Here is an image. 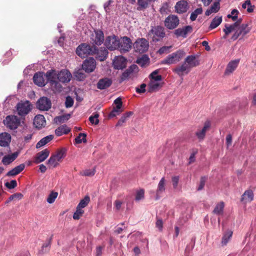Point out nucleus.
I'll return each mask as SVG.
<instances>
[{
  "label": "nucleus",
  "instance_id": "11",
  "mask_svg": "<svg viewBox=\"0 0 256 256\" xmlns=\"http://www.w3.org/2000/svg\"><path fill=\"white\" fill-rule=\"evenodd\" d=\"M96 65V60L92 58H88L84 61L81 67L86 72L90 73L94 71Z\"/></svg>",
  "mask_w": 256,
  "mask_h": 256
},
{
  "label": "nucleus",
  "instance_id": "38",
  "mask_svg": "<svg viewBox=\"0 0 256 256\" xmlns=\"http://www.w3.org/2000/svg\"><path fill=\"white\" fill-rule=\"evenodd\" d=\"M222 16H216L212 20L208 28L210 30H213L217 28L222 22Z\"/></svg>",
  "mask_w": 256,
  "mask_h": 256
},
{
  "label": "nucleus",
  "instance_id": "46",
  "mask_svg": "<svg viewBox=\"0 0 256 256\" xmlns=\"http://www.w3.org/2000/svg\"><path fill=\"white\" fill-rule=\"evenodd\" d=\"M254 6L251 4V2L250 0H246L244 2V4H242V8L243 9H246L247 8V11L248 12H251L254 10Z\"/></svg>",
  "mask_w": 256,
  "mask_h": 256
},
{
  "label": "nucleus",
  "instance_id": "59",
  "mask_svg": "<svg viewBox=\"0 0 256 256\" xmlns=\"http://www.w3.org/2000/svg\"><path fill=\"white\" fill-rule=\"evenodd\" d=\"M80 218V202L76 206V212L73 215V218L74 220H78Z\"/></svg>",
  "mask_w": 256,
  "mask_h": 256
},
{
  "label": "nucleus",
  "instance_id": "4",
  "mask_svg": "<svg viewBox=\"0 0 256 256\" xmlns=\"http://www.w3.org/2000/svg\"><path fill=\"white\" fill-rule=\"evenodd\" d=\"M186 54L183 50H178L169 54L162 61V64H172L178 62Z\"/></svg>",
  "mask_w": 256,
  "mask_h": 256
},
{
  "label": "nucleus",
  "instance_id": "43",
  "mask_svg": "<svg viewBox=\"0 0 256 256\" xmlns=\"http://www.w3.org/2000/svg\"><path fill=\"white\" fill-rule=\"evenodd\" d=\"M52 237L50 238L42 246L40 250V252L44 254L48 252L50 248Z\"/></svg>",
  "mask_w": 256,
  "mask_h": 256
},
{
  "label": "nucleus",
  "instance_id": "36",
  "mask_svg": "<svg viewBox=\"0 0 256 256\" xmlns=\"http://www.w3.org/2000/svg\"><path fill=\"white\" fill-rule=\"evenodd\" d=\"M25 167V165L24 164H20L19 166H16L10 170L7 174V176H14L20 174L22 171Z\"/></svg>",
  "mask_w": 256,
  "mask_h": 256
},
{
  "label": "nucleus",
  "instance_id": "33",
  "mask_svg": "<svg viewBox=\"0 0 256 256\" xmlns=\"http://www.w3.org/2000/svg\"><path fill=\"white\" fill-rule=\"evenodd\" d=\"M18 152L6 155L2 158V162L4 165H8L14 162L18 157Z\"/></svg>",
  "mask_w": 256,
  "mask_h": 256
},
{
  "label": "nucleus",
  "instance_id": "6",
  "mask_svg": "<svg viewBox=\"0 0 256 256\" xmlns=\"http://www.w3.org/2000/svg\"><path fill=\"white\" fill-rule=\"evenodd\" d=\"M133 46L136 52L143 53L148 50L149 42L144 38H139L134 42Z\"/></svg>",
  "mask_w": 256,
  "mask_h": 256
},
{
  "label": "nucleus",
  "instance_id": "20",
  "mask_svg": "<svg viewBox=\"0 0 256 256\" xmlns=\"http://www.w3.org/2000/svg\"><path fill=\"white\" fill-rule=\"evenodd\" d=\"M94 52V55H96V58L101 62L105 60L108 54V51L104 48L98 49L96 46V50Z\"/></svg>",
  "mask_w": 256,
  "mask_h": 256
},
{
  "label": "nucleus",
  "instance_id": "56",
  "mask_svg": "<svg viewBox=\"0 0 256 256\" xmlns=\"http://www.w3.org/2000/svg\"><path fill=\"white\" fill-rule=\"evenodd\" d=\"M172 46H164L160 48L158 50V53L162 54L164 53H168L170 52V50Z\"/></svg>",
  "mask_w": 256,
  "mask_h": 256
},
{
  "label": "nucleus",
  "instance_id": "63",
  "mask_svg": "<svg viewBox=\"0 0 256 256\" xmlns=\"http://www.w3.org/2000/svg\"><path fill=\"white\" fill-rule=\"evenodd\" d=\"M156 227L158 228L160 230H162L163 226V222L161 219H158L156 223Z\"/></svg>",
  "mask_w": 256,
  "mask_h": 256
},
{
  "label": "nucleus",
  "instance_id": "7",
  "mask_svg": "<svg viewBox=\"0 0 256 256\" xmlns=\"http://www.w3.org/2000/svg\"><path fill=\"white\" fill-rule=\"evenodd\" d=\"M118 50L121 52H128L131 49L132 44L131 40L127 36H124L118 39Z\"/></svg>",
  "mask_w": 256,
  "mask_h": 256
},
{
  "label": "nucleus",
  "instance_id": "17",
  "mask_svg": "<svg viewBox=\"0 0 256 256\" xmlns=\"http://www.w3.org/2000/svg\"><path fill=\"white\" fill-rule=\"evenodd\" d=\"M166 190V180L164 177L160 180L156 192V200H158Z\"/></svg>",
  "mask_w": 256,
  "mask_h": 256
},
{
  "label": "nucleus",
  "instance_id": "44",
  "mask_svg": "<svg viewBox=\"0 0 256 256\" xmlns=\"http://www.w3.org/2000/svg\"><path fill=\"white\" fill-rule=\"evenodd\" d=\"M224 208V202H222L218 204L214 208L213 212L216 214H220L222 213Z\"/></svg>",
  "mask_w": 256,
  "mask_h": 256
},
{
  "label": "nucleus",
  "instance_id": "1",
  "mask_svg": "<svg viewBox=\"0 0 256 256\" xmlns=\"http://www.w3.org/2000/svg\"><path fill=\"white\" fill-rule=\"evenodd\" d=\"M242 21V19L239 18L232 24H226L223 30L224 32L223 38H226L230 33L234 32V33L231 37L232 40H236L240 36V39H242L246 34L250 32V28L248 26V24H240Z\"/></svg>",
  "mask_w": 256,
  "mask_h": 256
},
{
  "label": "nucleus",
  "instance_id": "42",
  "mask_svg": "<svg viewBox=\"0 0 256 256\" xmlns=\"http://www.w3.org/2000/svg\"><path fill=\"white\" fill-rule=\"evenodd\" d=\"M132 114V112H129L126 114H124L120 119V120L117 122L116 126H122L123 124L124 123L128 120V118Z\"/></svg>",
  "mask_w": 256,
  "mask_h": 256
},
{
  "label": "nucleus",
  "instance_id": "64",
  "mask_svg": "<svg viewBox=\"0 0 256 256\" xmlns=\"http://www.w3.org/2000/svg\"><path fill=\"white\" fill-rule=\"evenodd\" d=\"M104 248V246H98L96 248V256H101L102 254V250Z\"/></svg>",
  "mask_w": 256,
  "mask_h": 256
},
{
  "label": "nucleus",
  "instance_id": "37",
  "mask_svg": "<svg viewBox=\"0 0 256 256\" xmlns=\"http://www.w3.org/2000/svg\"><path fill=\"white\" fill-rule=\"evenodd\" d=\"M220 2H216L211 6L210 8L206 10L205 14L208 16L212 13H216L220 10Z\"/></svg>",
  "mask_w": 256,
  "mask_h": 256
},
{
  "label": "nucleus",
  "instance_id": "13",
  "mask_svg": "<svg viewBox=\"0 0 256 256\" xmlns=\"http://www.w3.org/2000/svg\"><path fill=\"white\" fill-rule=\"evenodd\" d=\"M118 38L116 36L114 35L108 36L106 38L104 45L110 50H118Z\"/></svg>",
  "mask_w": 256,
  "mask_h": 256
},
{
  "label": "nucleus",
  "instance_id": "30",
  "mask_svg": "<svg viewBox=\"0 0 256 256\" xmlns=\"http://www.w3.org/2000/svg\"><path fill=\"white\" fill-rule=\"evenodd\" d=\"M184 62H186L187 66L190 68H191L195 67L199 64L198 60L196 58L194 55H190L188 56L185 60Z\"/></svg>",
  "mask_w": 256,
  "mask_h": 256
},
{
  "label": "nucleus",
  "instance_id": "58",
  "mask_svg": "<svg viewBox=\"0 0 256 256\" xmlns=\"http://www.w3.org/2000/svg\"><path fill=\"white\" fill-rule=\"evenodd\" d=\"M121 112L122 110H120V109H117V107L116 106L109 114V117L113 118L116 116V115L119 114Z\"/></svg>",
  "mask_w": 256,
  "mask_h": 256
},
{
  "label": "nucleus",
  "instance_id": "8",
  "mask_svg": "<svg viewBox=\"0 0 256 256\" xmlns=\"http://www.w3.org/2000/svg\"><path fill=\"white\" fill-rule=\"evenodd\" d=\"M90 38L92 44L97 45H101L104 42V34L102 30H94L90 36Z\"/></svg>",
  "mask_w": 256,
  "mask_h": 256
},
{
  "label": "nucleus",
  "instance_id": "2",
  "mask_svg": "<svg viewBox=\"0 0 256 256\" xmlns=\"http://www.w3.org/2000/svg\"><path fill=\"white\" fill-rule=\"evenodd\" d=\"M45 76L49 82L52 90L55 93L60 92L62 90V86L60 82L56 80L54 70L48 71Z\"/></svg>",
  "mask_w": 256,
  "mask_h": 256
},
{
  "label": "nucleus",
  "instance_id": "49",
  "mask_svg": "<svg viewBox=\"0 0 256 256\" xmlns=\"http://www.w3.org/2000/svg\"><path fill=\"white\" fill-rule=\"evenodd\" d=\"M70 114H66L56 117L55 119L56 120V122L64 123L68 120L70 118Z\"/></svg>",
  "mask_w": 256,
  "mask_h": 256
},
{
  "label": "nucleus",
  "instance_id": "40",
  "mask_svg": "<svg viewBox=\"0 0 256 256\" xmlns=\"http://www.w3.org/2000/svg\"><path fill=\"white\" fill-rule=\"evenodd\" d=\"M54 138L53 135H48L42 138L36 144V148H40L46 144H48V142H50V140H52Z\"/></svg>",
  "mask_w": 256,
  "mask_h": 256
},
{
  "label": "nucleus",
  "instance_id": "39",
  "mask_svg": "<svg viewBox=\"0 0 256 256\" xmlns=\"http://www.w3.org/2000/svg\"><path fill=\"white\" fill-rule=\"evenodd\" d=\"M136 63L142 67H145L149 64L150 58L147 55H142L137 59Z\"/></svg>",
  "mask_w": 256,
  "mask_h": 256
},
{
  "label": "nucleus",
  "instance_id": "60",
  "mask_svg": "<svg viewBox=\"0 0 256 256\" xmlns=\"http://www.w3.org/2000/svg\"><path fill=\"white\" fill-rule=\"evenodd\" d=\"M180 177L178 176H174L172 178V184L174 188H176L178 186L179 182Z\"/></svg>",
  "mask_w": 256,
  "mask_h": 256
},
{
  "label": "nucleus",
  "instance_id": "29",
  "mask_svg": "<svg viewBox=\"0 0 256 256\" xmlns=\"http://www.w3.org/2000/svg\"><path fill=\"white\" fill-rule=\"evenodd\" d=\"M49 154L50 151L48 149H44V150L38 152L36 157L35 162L36 164H38L44 162L48 156Z\"/></svg>",
  "mask_w": 256,
  "mask_h": 256
},
{
  "label": "nucleus",
  "instance_id": "28",
  "mask_svg": "<svg viewBox=\"0 0 256 256\" xmlns=\"http://www.w3.org/2000/svg\"><path fill=\"white\" fill-rule=\"evenodd\" d=\"M254 192L251 190H246L242 196L240 201L244 203L250 202L254 200Z\"/></svg>",
  "mask_w": 256,
  "mask_h": 256
},
{
  "label": "nucleus",
  "instance_id": "48",
  "mask_svg": "<svg viewBox=\"0 0 256 256\" xmlns=\"http://www.w3.org/2000/svg\"><path fill=\"white\" fill-rule=\"evenodd\" d=\"M202 12V8H196L194 12H193L190 16V19L192 21H194L196 20L198 16Z\"/></svg>",
  "mask_w": 256,
  "mask_h": 256
},
{
  "label": "nucleus",
  "instance_id": "16",
  "mask_svg": "<svg viewBox=\"0 0 256 256\" xmlns=\"http://www.w3.org/2000/svg\"><path fill=\"white\" fill-rule=\"evenodd\" d=\"M51 101L46 97H42L37 102L38 108L41 110H48L51 108Z\"/></svg>",
  "mask_w": 256,
  "mask_h": 256
},
{
  "label": "nucleus",
  "instance_id": "3",
  "mask_svg": "<svg viewBox=\"0 0 256 256\" xmlns=\"http://www.w3.org/2000/svg\"><path fill=\"white\" fill-rule=\"evenodd\" d=\"M66 149L62 148L52 155L48 161L50 168H55L58 164V162L64 158L66 155Z\"/></svg>",
  "mask_w": 256,
  "mask_h": 256
},
{
  "label": "nucleus",
  "instance_id": "50",
  "mask_svg": "<svg viewBox=\"0 0 256 256\" xmlns=\"http://www.w3.org/2000/svg\"><path fill=\"white\" fill-rule=\"evenodd\" d=\"M96 173V170L94 168H91L86 169L83 171L82 176H92Z\"/></svg>",
  "mask_w": 256,
  "mask_h": 256
},
{
  "label": "nucleus",
  "instance_id": "9",
  "mask_svg": "<svg viewBox=\"0 0 256 256\" xmlns=\"http://www.w3.org/2000/svg\"><path fill=\"white\" fill-rule=\"evenodd\" d=\"M18 114L20 116H25L31 110V104L28 101L20 102L16 105Z\"/></svg>",
  "mask_w": 256,
  "mask_h": 256
},
{
  "label": "nucleus",
  "instance_id": "5",
  "mask_svg": "<svg viewBox=\"0 0 256 256\" xmlns=\"http://www.w3.org/2000/svg\"><path fill=\"white\" fill-rule=\"evenodd\" d=\"M148 34L154 42L159 41L165 36L164 28L162 26H152Z\"/></svg>",
  "mask_w": 256,
  "mask_h": 256
},
{
  "label": "nucleus",
  "instance_id": "15",
  "mask_svg": "<svg viewBox=\"0 0 256 256\" xmlns=\"http://www.w3.org/2000/svg\"><path fill=\"white\" fill-rule=\"evenodd\" d=\"M138 71V66L136 64L130 66L128 69H126L122 74L120 77L121 81H124L134 76Z\"/></svg>",
  "mask_w": 256,
  "mask_h": 256
},
{
  "label": "nucleus",
  "instance_id": "62",
  "mask_svg": "<svg viewBox=\"0 0 256 256\" xmlns=\"http://www.w3.org/2000/svg\"><path fill=\"white\" fill-rule=\"evenodd\" d=\"M114 104H116L117 109H120L122 106V102L120 98H118L114 101Z\"/></svg>",
  "mask_w": 256,
  "mask_h": 256
},
{
  "label": "nucleus",
  "instance_id": "24",
  "mask_svg": "<svg viewBox=\"0 0 256 256\" xmlns=\"http://www.w3.org/2000/svg\"><path fill=\"white\" fill-rule=\"evenodd\" d=\"M176 11L178 14H183L186 12L188 9V4L185 0H180L176 3L174 6Z\"/></svg>",
  "mask_w": 256,
  "mask_h": 256
},
{
  "label": "nucleus",
  "instance_id": "34",
  "mask_svg": "<svg viewBox=\"0 0 256 256\" xmlns=\"http://www.w3.org/2000/svg\"><path fill=\"white\" fill-rule=\"evenodd\" d=\"M11 140V136L10 134L4 132L0 134V146H8Z\"/></svg>",
  "mask_w": 256,
  "mask_h": 256
},
{
  "label": "nucleus",
  "instance_id": "18",
  "mask_svg": "<svg viewBox=\"0 0 256 256\" xmlns=\"http://www.w3.org/2000/svg\"><path fill=\"white\" fill-rule=\"evenodd\" d=\"M126 60L122 56L116 57L113 60V65L115 69L122 70L126 66Z\"/></svg>",
  "mask_w": 256,
  "mask_h": 256
},
{
  "label": "nucleus",
  "instance_id": "41",
  "mask_svg": "<svg viewBox=\"0 0 256 256\" xmlns=\"http://www.w3.org/2000/svg\"><path fill=\"white\" fill-rule=\"evenodd\" d=\"M232 232L230 230H228L226 232L222 239V246L226 245L230 240L232 236Z\"/></svg>",
  "mask_w": 256,
  "mask_h": 256
},
{
  "label": "nucleus",
  "instance_id": "32",
  "mask_svg": "<svg viewBox=\"0 0 256 256\" xmlns=\"http://www.w3.org/2000/svg\"><path fill=\"white\" fill-rule=\"evenodd\" d=\"M96 50V46H90L86 44H81V53L85 54L94 55V52Z\"/></svg>",
  "mask_w": 256,
  "mask_h": 256
},
{
  "label": "nucleus",
  "instance_id": "51",
  "mask_svg": "<svg viewBox=\"0 0 256 256\" xmlns=\"http://www.w3.org/2000/svg\"><path fill=\"white\" fill-rule=\"evenodd\" d=\"M158 70H156L152 72L150 76V80H162V76L158 75Z\"/></svg>",
  "mask_w": 256,
  "mask_h": 256
},
{
  "label": "nucleus",
  "instance_id": "45",
  "mask_svg": "<svg viewBox=\"0 0 256 256\" xmlns=\"http://www.w3.org/2000/svg\"><path fill=\"white\" fill-rule=\"evenodd\" d=\"M58 193L57 192L54 191L51 192L47 198V202L50 204L54 203L56 199L58 197Z\"/></svg>",
  "mask_w": 256,
  "mask_h": 256
},
{
  "label": "nucleus",
  "instance_id": "35",
  "mask_svg": "<svg viewBox=\"0 0 256 256\" xmlns=\"http://www.w3.org/2000/svg\"><path fill=\"white\" fill-rule=\"evenodd\" d=\"M70 131V129L68 128L66 125L63 124L55 130V134L58 136H61L63 134H68Z\"/></svg>",
  "mask_w": 256,
  "mask_h": 256
},
{
  "label": "nucleus",
  "instance_id": "22",
  "mask_svg": "<svg viewBox=\"0 0 256 256\" xmlns=\"http://www.w3.org/2000/svg\"><path fill=\"white\" fill-rule=\"evenodd\" d=\"M192 27L190 26H187L182 28H178L176 30L174 33L176 37L182 36L183 38H186L187 34L192 32Z\"/></svg>",
  "mask_w": 256,
  "mask_h": 256
},
{
  "label": "nucleus",
  "instance_id": "57",
  "mask_svg": "<svg viewBox=\"0 0 256 256\" xmlns=\"http://www.w3.org/2000/svg\"><path fill=\"white\" fill-rule=\"evenodd\" d=\"M74 104V100L70 96H68L66 98V102H65V105L66 108H70Z\"/></svg>",
  "mask_w": 256,
  "mask_h": 256
},
{
  "label": "nucleus",
  "instance_id": "19",
  "mask_svg": "<svg viewBox=\"0 0 256 256\" xmlns=\"http://www.w3.org/2000/svg\"><path fill=\"white\" fill-rule=\"evenodd\" d=\"M186 62H184L180 66H176L173 72L178 74L179 76H182L184 74H188L190 68L187 66Z\"/></svg>",
  "mask_w": 256,
  "mask_h": 256
},
{
  "label": "nucleus",
  "instance_id": "21",
  "mask_svg": "<svg viewBox=\"0 0 256 256\" xmlns=\"http://www.w3.org/2000/svg\"><path fill=\"white\" fill-rule=\"evenodd\" d=\"M34 124L38 129H40L46 125V120L43 115L38 114L34 120Z\"/></svg>",
  "mask_w": 256,
  "mask_h": 256
},
{
  "label": "nucleus",
  "instance_id": "23",
  "mask_svg": "<svg viewBox=\"0 0 256 256\" xmlns=\"http://www.w3.org/2000/svg\"><path fill=\"white\" fill-rule=\"evenodd\" d=\"M44 73L42 72H36L33 77L34 83L39 86H44L46 84L44 78Z\"/></svg>",
  "mask_w": 256,
  "mask_h": 256
},
{
  "label": "nucleus",
  "instance_id": "47",
  "mask_svg": "<svg viewBox=\"0 0 256 256\" xmlns=\"http://www.w3.org/2000/svg\"><path fill=\"white\" fill-rule=\"evenodd\" d=\"M150 0H138V4L139 7L138 8V10L146 8L148 7V4Z\"/></svg>",
  "mask_w": 256,
  "mask_h": 256
},
{
  "label": "nucleus",
  "instance_id": "26",
  "mask_svg": "<svg viewBox=\"0 0 256 256\" xmlns=\"http://www.w3.org/2000/svg\"><path fill=\"white\" fill-rule=\"evenodd\" d=\"M239 62L240 60L238 59L230 61L226 66L224 74L229 75L232 74L238 67Z\"/></svg>",
  "mask_w": 256,
  "mask_h": 256
},
{
  "label": "nucleus",
  "instance_id": "61",
  "mask_svg": "<svg viewBox=\"0 0 256 256\" xmlns=\"http://www.w3.org/2000/svg\"><path fill=\"white\" fill-rule=\"evenodd\" d=\"M146 84H142L140 86V88H136V92L137 93L140 94L145 92Z\"/></svg>",
  "mask_w": 256,
  "mask_h": 256
},
{
  "label": "nucleus",
  "instance_id": "53",
  "mask_svg": "<svg viewBox=\"0 0 256 256\" xmlns=\"http://www.w3.org/2000/svg\"><path fill=\"white\" fill-rule=\"evenodd\" d=\"M90 197L88 195L86 196L81 200V208L86 207L90 202Z\"/></svg>",
  "mask_w": 256,
  "mask_h": 256
},
{
  "label": "nucleus",
  "instance_id": "10",
  "mask_svg": "<svg viewBox=\"0 0 256 256\" xmlns=\"http://www.w3.org/2000/svg\"><path fill=\"white\" fill-rule=\"evenodd\" d=\"M4 124L11 130H15L20 124V120L16 116H8L4 120Z\"/></svg>",
  "mask_w": 256,
  "mask_h": 256
},
{
  "label": "nucleus",
  "instance_id": "54",
  "mask_svg": "<svg viewBox=\"0 0 256 256\" xmlns=\"http://www.w3.org/2000/svg\"><path fill=\"white\" fill-rule=\"evenodd\" d=\"M5 186L9 189H12L16 186L17 182L16 180H12L10 182H6Z\"/></svg>",
  "mask_w": 256,
  "mask_h": 256
},
{
  "label": "nucleus",
  "instance_id": "14",
  "mask_svg": "<svg viewBox=\"0 0 256 256\" xmlns=\"http://www.w3.org/2000/svg\"><path fill=\"white\" fill-rule=\"evenodd\" d=\"M54 74L56 75V79L58 80L60 82L62 83L68 82L72 78L70 72L68 70H62L58 73L54 70Z\"/></svg>",
  "mask_w": 256,
  "mask_h": 256
},
{
  "label": "nucleus",
  "instance_id": "25",
  "mask_svg": "<svg viewBox=\"0 0 256 256\" xmlns=\"http://www.w3.org/2000/svg\"><path fill=\"white\" fill-rule=\"evenodd\" d=\"M162 86V80H150L148 84V92H154L158 90Z\"/></svg>",
  "mask_w": 256,
  "mask_h": 256
},
{
  "label": "nucleus",
  "instance_id": "12",
  "mask_svg": "<svg viewBox=\"0 0 256 256\" xmlns=\"http://www.w3.org/2000/svg\"><path fill=\"white\" fill-rule=\"evenodd\" d=\"M178 18L174 14L168 16L164 20V26L169 30L175 28L179 24Z\"/></svg>",
  "mask_w": 256,
  "mask_h": 256
},
{
  "label": "nucleus",
  "instance_id": "31",
  "mask_svg": "<svg viewBox=\"0 0 256 256\" xmlns=\"http://www.w3.org/2000/svg\"><path fill=\"white\" fill-rule=\"evenodd\" d=\"M210 124L209 122H206L204 127L196 132V136L200 140H202L206 135V132L209 129Z\"/></svg>",
  "mask_w": 256,
  "mask_h": 256
},
{
  "label": "nucleus",
  "instance_id": "52",
  "mask_svg": "<svg viewBox=\"0 0 256 256\" xmlns=\"http://www.w3.org/2000/svg\"><path fill=\"white\" fill-rule=\"evenodd\" d=\"M98 114L95 113L94 116H92L89 118V120L92 124L96 125L99 122V120H98Z\"/></svg>",
  "mask_w": 256,
  "mask_h": 256
},
{
  "label": "nucleus",
  "instance_id": "55",
  "mask_svg": "<svg viewBox=\"0 0 256 256\" xmlns=\"http://www.w3.org/2000/svg\"><path fill=\"white\" fill-rule=\"evenodd\" d=\"M144 198V190H138L136 193V200L139 201Z\"/></svg>",
  "mask_w": 256,
  "mask_h": 256
},
{
  "label": "nucleus",
  "instance_id": "27",
  "mask_svg": "<svg viewBox=\"0 0 256 256\" xmlns=\"http://www.w3.org/2000/svg\"><path fill=\"white\" fill-rule=\"evenodd\" d=\"M112 81L110 78H104L100 79L97 83V88L100 90L106 89L112 84Z\"/></svg>",
  "mask_w": 256,
  "mask_h": 256
}]
</instances>
